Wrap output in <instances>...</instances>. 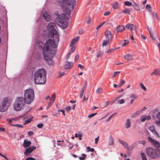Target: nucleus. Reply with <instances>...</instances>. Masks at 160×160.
<instances>
[{"label": "nucleus", "mask_w": 160, "mask_h": 160, "mask_svg": "<svg viewBox=\"0 0 160 160\" xmlns=\"http://www.w3.org/2000/svg\"><path fill=\"white\" fill-rule=\"evenodd\" d=\"M108 144L109 145H113L114 144V140L113 139L110 137L109 138Z\"/></svg>", "instance_id": "obj_25"}, {"label": "nucleus", "mask_w": 160, "mask_h": 160, "mask_svg": "<svg viewBox=\"0 0 160 160\" xmlns=\"http://www.w3.org/2000/svg\"><path fill=\"white\" fill-rule=\"evenodd\" d=\"M147 153L151 158H157L156 151L152 148H149L147 149Z\"/></svg>", "instance_id": "obj_8"}, {"label": "nucleus", "mask_w": 160, "mask_h": 160, "mask_svg": "<svg viewBox=\"0 0 160 160\" xmlns=\"http://www.w3.org/2000/svg\"><path fill=\"white\" fill-rule=\"evenodd\" d=\"M156 151V154L157 155V157H160V150L157 149Z\"/></svg>", "instance_id": "obj_42"}, {"label": "nucleus", "mask_w": 160, "mask_h": 160, "mask_svg": "<svg viewBox=\"0 0 160 160\" xmlns=\"http://www.w3.org/2000/svg\"><path fill=\"white\" fill-rule=\"evenodd\" d=\"M124 3L126 5L128 6H130L132 5L131 2L129 1H126L124 2Z\"/></svg>", "instance_id": "obj_40"}, {"label": "nucleus", "mask_w": 160, "mask_h": 160, "mask_svg": "<svg viewBox=\"0 0 160 160\" xmlns=\"http://www.w3.org/2000/svg\"><path fill=\"white\" fill-rule=\"evenodd\" d=\"M33 134V132L32 131H29L28 132V134L29 135L31 136Z\"/></svg>", "instance_id": "obj_62"}, {"label": "nucleus", "mask_w": 160, "mask_h": 160, "mask_svg": "<svg viewBox=\"0 0 160 160\" xmlns=\"http://www.w3.org/2000/svg\"><path fill=\"white\" fill-rule=\"evenodd\" d=\"M138 142L140 144H141L143 145H145L146 143V142L144 140H140L138 141Z\"/></svg>", "instance_id": "obj_46"}, {"label": "nucleus", "mask_w": 160, "mask_h": 160, "mask_svg": "<svg viewBox=\"0 0 160 160\" xmlns=\"http://www.w3.org/2000/svg\"><path fill=\"white\" fill-rule=\"evenodd\" d=\"M64 74V72H60L58 73V77H60Z\"/></svg>", "instance_id": "obj_47"}, {"label": "nucleus", "mask_w": 160, "mask_h": 160, "mask_svg": "<svg viewBox=\"0 0 160 160\" xmlns=\"http://www.w3.org/2000/svg\"><path fill=\"white\" fill-rule=\"evenodd\" d=\"M8 99L5 98L2 103L0 104V112L5 111L8 109Z\"/></svg>", "instance_id": "obj_7"}, {"label": "nucleus", "mask_w": 160, "mask_h": 160, "mask_svg": "<svg viewBox=\"0 0 160 160\" xmlns=\"http://www.w3.org/2000/svg\"><path fill=\"white\" fill-rule=\"evenodd\" d=\"M146 8L148 10H150L151 8V6L149 5H147L146 6Z\"/></svg>", "instance_id": "obj_60"}, {"label": "nucleus", "mask_w": 160, "mask_h": 160, "mask_svg": "<svg viewBox=\"0 0 160 160\" xmlns=\"http://www.w3.org/2000/svg\"><path fill=\"white\" fill-rule=\"evenodd\" d=\"M37 126L38 128H41L43 126V124L42 123L39 124L37 125Z\"/></svg>", "instance_id": "obj_56"}, {"label": "nucleus", "mask_w": 160, "mask_h": 160, "mask_svg": "<svg viewBox=\"0 0 160 160\" xmlns=\"http://www.w3.org/2000/svg\"><path fill=\"white\" fill-rule=\"evenodd\" d=\"M114 116V114H112L111 115L107 120L106 122H108L110 120H111L112 118Z\"/></svg>", "instance_id": "obj_53"}, {"label": "nucleus", "mask_w": 160, "mask_h": 160, "mask_svg": "<svg viewBox=\"0 0 160 160\" xmlns=\"http://www.w3.org/2000/svg\"><path fill=\"white\" fill-rule=\"evenodd\" d=\"M10 125L12 126H13L15 127H18L19 128H22L23 127V126L22 125L19 124H10Z\"/></svg>", "instance_id": "obj_34"}, {"label": "nucleus", "mask_w": 160, "mask_h": 160, "mask_svg": "<svg viewBox=\"0 0 160 160\" xmlns=\"http://www.w3.org/2000/svg\"><path fill=\"white\" fill-rule=\"evenodd\" d=\"M141 155L142 157V160H148L146 158L145 154L143 152H142Z\"/></svg>", "instance_id": "obj_33"}, {"label": "nucleus", "mask_w": 160, "mask_h": 160, "mask_svg": "<svg viewBox=\"0 0 160 160\" xmlns=\"http://www.w3.org/2000/svg\"><path fill=\"white\" fill-rule=\"evenodd\" d=\"M125 28L123 26H118L116 28H115L114 31V32L115 34H117L118 33L120 32H122Z\"/></svg>", "instance_id": "obj_13"}, {"label": "nucleus", "mask_w": 160, "mask_h": 160, "mask_svg": "<svg viewBox=\"0 0 160 160\" xmlns=\"http://www.w3.org/2000/svg\"><path fill=\"white\" fill-rule=\"evenodd\" d=\"M149 130L153 133H155L156 132V130L155 129V128L153 126H152L149 128Z\"/></svg>", "instance_id": "obj_27"}, {"label": "nucleus", "mask_w": 160, "mask_h": 160, "mask_svg": "<svg viewBox=\"0 0 160 160\" xmlns=\"http://www.w3.org/2000/svg\"><path fill=\"white\" fill-rule=\"evenodd\" d=\"M118 103L123 104L125 102V101L124 99H122L118 100Z\"/></svg>", "instance_id": "obj_45"}, {"label": "nucleus", "mask_w": 160, "mask_h": 160, "mask_svg": "<svg viewBox=\"0 0 160 160\" xmlns=\"http://www.w3.org/2000/svg\"><path fill=\"white\" fill-rule=\"evenodd\" d=\"M131 126V123L130 122V120L129 119L127 120L126 122L125 123V127L127 128H130Z\"/></svg>", "instance_id": "obj_19"}, {"label": "nucleus", "mask_w": 160, "mask_h": 160, "mask_svg": "<svg viewBox=\"0 0 160 160\" xmlns=\"http://www.w3.org/2000/svg\"><path fill=\"white\" fill-rule=\"evenodd\" d=\"M43 17L44 19L47 21H48L50 20V16L47 12L43 13Z\"/></svg>", "instance_id": "obj_20"}, {"label": "nucleus", "mask_w": 160, "mask_h": 160, "mask_svg": "<svg viewBox=\"0 0 160 160\" xmlns=\"http://www.w3.org/2000/svg\"><path fill=\"white\" fill-rule=\"evenodd\" d=\"M82 157H80L79 159L80 160H85L86 157V155L85 154H82Z\"/></svg>", "instance_id": "obj_32"}, {"label": "nucleus", "mask_w": 160, "mask_h": 160, "mask_svg": "<svg viewBox=\"0 0 160 160\" xmlns=\"http://www.w3.org/2000/svg\"><path fill=\"white\" fill-rule=\"evenodd\" d=\"M102 88H99L97 89L96 91V92L97 94H99L102 92Z\"/></svg>", "instance_id": "obj_36"}, {"label": "nucleus", "mask_w": 160, "mask_h": 160, "mask_svg": "<svg viewBox=\"0 0 160 160\" xmlns=\"http://www.w3.org/2000/svg\"><path fill=\"white\" fill-rule=\"evenodd\" d=\"M64 15H62L55 20V22L62 28H66L67 26V19L64 16Z\"/></svg>", "instance_id": "obj_6"}, {"label": "nucleus", "mask_w": 160, "mask_h": 160, "mask_svg": "<svg viewBox=\"0 0 160 160\" xmlns=\"http://www.w3.org/2000/svg\"><path fill=\"white\" fill-rule=\"evenodd\" d=\"M128 43V41L127 40H125L122 41V45L123 47H124L126 45H127Z\"/></svg>", "instance_id": "obj_29"}, {"label": "nucleus", "mask_w": 160, "mask_h": 160, "mask_svg": "<svg viewBox=\"0 0 160 160\" xmlns=\"http://www.w3.org/2000/svg\"><path fill=\"white\" fill-rule=\"evenodd\" d=\"M125 28L130 31L132 34H133L134 31L136 33V27L133 24L131 23L127 24Z\"/></svg>", "instance_id": "obj_9"}, {"label": "nucleus", "mask_w": 160, "mask_h": 160, "mask_svg": "<svg viewBox=\"0 0 160 160\" xmlns=\"http://www.w3.org/2000/svg\"><path fill=\"white\" fill-rule=\"evenodd\" d=\"M78 67L80 68L81 69H83L84 68V67L80 64H78Z\"/></svg>", "instance_id": "obj_58"}, {"label": "nucleus", "mask_w": 160, "mask_h": 160, "mask_svg": "<svg viewBox=\"0 0 160 160\" xmlns=\"http://www.w3.org/2000/svg\"><path fill=\"white\" fill-rule=\"evenodd\" d=\"M47 28L50 33L53 36V40L51 39H48L42 48V54L44 59L48 64L53 65L54 62L52 58L55 54L56 49L59 42V35L55 30L56 26L53 22L49 23Z\"/></svg>", "instance_id": "obj_1"}, {"label": "nucleus", "mask_w": 160, "mask_h": 160, "mask_svg": "<svg viewBox=\"0 0 160 160\" xmlns=\"http://www.w3.org/2000/svg\"><path fill=\"white\" fill-rule=\"evenodd\" d=\"M73 64L71 62H69L67 61L65 65V68L66 69H70L73 66Z\"/></svg>", "instance_id": "obj_18"}, {"label": "nucleus", "mask_w": 160, "mask_h": 160, "mask_svg": "<svg viewBox=\"0 0 160 160\" xmlns=\"http://www.w3.org/2000/svg\"><path fill=\"white\" fill-rule=\"evenodd\" d=\"M130 97L136 99L138 97V96L136 94L132 93L130 94Z\"/></svg>", "instance_id": "obj_31"}, {"label": "nucleus", "mask_w": 160, "mask_h": 160, "mask_svg": "<svg viewBox=\"0 0 160 160\" xmlns=\"http://www.w3.org/2000/svg\"><path fill=\"white\" fill-rule=\"evenodd\" d=\"M87 148L88 149V151H91V152H93L94 151V149L93 148H91L90 147H87Z\"/></svg>", "instance_id": "obj_43"}, {"label": "nucleus", "mask_w": 160, "mask_h": 160, "mask_svg": "<svg viewBox=\"0 0 160 160\" xmlns=\"http://www.w3.org/2000/svg\"><path fill=\"white\" fill-rule=\"evenodd\" d=\"M25 101L22 97H19L16 98L13 104L14 109L17 111L22 109L25 105Z\"/></svg>", "instance_id": "obj_5"}, {"label": "nucleus", "mask_w": 160, "mask_h": 160, "mask_svg": "<svg viewBox=\"0 0 160 160\" xmlns=\"http://www.w3.org/2000/svg\"><path fill=\"white\" fill-rule=\"evenodd\" d=\"M102 54H103L102 52H99V54L97 56V58H99V57H100L101 56H102Z\"/></svg>", "instance_id": "obj_59"}, {"label": "nucleus", "mask_w": 160, "mask_h": 160, "mask_svg": "<svg viewBox=\"0 0 160 160\" xmlns=\"http://www.w3.org/2000/svg\"><path fill=\"white\" fill-rule=\"evenodd\" d=\"M38 45L39 47H42V44L43 43L40 41H38Z\"/></svg>", "instance_id": "obj_52"}, {"label": "nucleus", "mask_w": 160, "mask_h": 160, "mask_svg": "<svg viewBox=\"0 0 160 160\" xmlns=\"http://www.w3.org/2000/svg\"><path fill=\"white\" fill-rule=\"evenodd\" d=\"M133 7L134 8L137 10H140V8L139 7V6L136 4L135 3H134L133 5Z\"/></svg>", "instance_id": "obj_28"}, {"label": "nucleus", "mask_w": 160, "mask_h": 160, "mask_svg": "<svg viewBox=\"0 0 160 160\" xmlns=\"http://www.w3.org/2000/svg\"><path fill=\"white\" fill-rule=\"evenodd\" d=\"M120 71L115 72L112 74V78L115 77L118 73H120Z\"/></svg>", "instance_id": "obj_44"}, {"label": "nucleus", "mask_w": 160, "mask_h": 160, "mask_svg": "<svg viewBox=\"0 0 160 160\" xmlns=\"http://www.w3.org/2000/svg\"><path fill=\"white\" fill-rule=\"evenodd\" d=\"M131 10L130 9H125L121 12V13H124L130 14Z\"/></svg>", "instance_id": "obj_23"}, {"label": "nucleus", "mask_w": 160, "mask_h": 160, "mask_svg": "<svg viewBox=\"0 0 160 160\" xmlns=\"http://www.w3.org/2000/svg\"><path fill=\"white\" fill-rule=\"evenodd\" d=\"M112 8L114 9H116L118 7V2H115L112 4Z\"/></svg>", "instance_id": "obj_30"}, {"label": "nucleus", "mask_w": 160, "mask_h": 160, "mask_svg": "<svg viewBox=\"0 0 160 160\" xmlns=\"http://www.w3.org/2000/svg\"><path fill=\"white\" fill-rule=\"evenodd\" d=\"M97 114L96 113H92L88 116V117L89 118H91Z\"/></svg>", "instance_id": "obj_51"}, {"label": "nucleus", "mask_w": 160, "mask_h": 160, "mask_svg": "<svg viewBox=\"0 0 160 160\" xmlns=\"http://www.w3.org/2000/svg\"><path fill=\"white\" fill-rule=\"evenodd\" d=\"M140 112V111H137L135 112L131 115V117L132 118H134L136 117L139 115Z\"/></svg>", "instance_id": "obj_26"}, {"label": "nucleus", "mask_w": 160, "mask_h": 160, "mask_svg": "<svg viewBox=\"0 0 160 160\" xmlns=\"http://www.w3.org/2000/svg\"><path fill=\"white\" fill-rule=\"evenodd\" d=\"M31 144V142L30 141L24 140L23 143V146L24 148H27L30 146Z\"/></svg>", "instance_id": "obj_17"}, {"label": "nucleus", "mask_w": 160, "mask_h": 160, "mask_svg": "<svg viewBox=\"0 0 160 160\" xmlns=\"http://www.w3.org/2000/svg\"><path fill=\"white\" fill-rule=\"evenodd\" d=\"M151 119V117L150 115L142 116L140 118V121L142 122H144L146 120H149Z\"/></svg>", "instance_id": "obj_15"}, {"label": "nucleus", "mask_w": 160, "mask_h": 160, "mask_svg": "<svg viewBox=\"0 0 160 160\" xmlns=\"http://www.w3.org/2000/svg\"><path fill=\"white\" fill-rule=\"evenodd\" d=\"M125 82L124 79L122 80L121 81V82L119 84V85H118V87H121L123 85V84H124L125 83Z\"/></svg>", "instance_id": "obj_35"}, {"label": "nucleus", "mask_w": 160, "mask_h": 160, "mask_svg": "<svg viewBox=\"0 0 160 160\" xmlns=\"http://www.w3.org/2000/svg\"><path fill=\"white\" fill-rule=\"evenodd\" d=\"M32 121V119H29L28 120H27L25 121V122L24 124L26 125L28 123Z\"/></svg>", "instance_id": "obj_48"}, {"label": "nucleus", "mask_w": 160, "mask_h": 160, "mask_svg": "<svg viewBox=\"0 0 160 160\" xmlns=\"http://www.w3.org/2000/svg\"><path fill=\"white\" fill-rule=\"evenodd\" d=\"M26 160H36L35 158L32 157H28L26 159Z\"/></svg>", "instance_id": "obj_55"}, {"label": "nucleus", "mask_w": 160, "mask_h": 160, "mask_svg": "<svg viewBox=\"0 0 160 160\" xmlns=\"http://www.w3.org/2000/svg\"><path fill=\"white\" fill-rule=\"evenodd\" d=\"M79 37H76L75 38H74L72 40V41L70 44V47H72L73 46L74 44H75L78 41L79 39Z\"/></svg>", "instance_id": "obj_16"}, {"label": "nucleus", "mask_w": 160, "mask_h": 160, "mask_svg": "<svg viewBox=\"0 0 160 160\" xmlns=\"http://www.w3.org/2000/svg\"><path fill=\"white\" fill-rule=\"evenodd\" d=\"M138 143L137 142H134L129 147L130 148V149L129 150H133L134 148L138 145Z\"/></svg>", "instance_id": "obj_24"}, {"label": "nucleus", "mask_w": 160, "mask_h": 160, "mask_svg": "<svg viewBox=\"0 0 160 160\" xmlns=\"http://www.w3.org/2000/svg\"><path fill=\"white\" fill-rule=\"evenodd\" d=\"M54 101H53V100H51V101L49 102L48 103V108L50 107L52 104L53 103Z\"/></svg>", "instance_id": "obj_49"}, {"label": "nucleus", "mask_w": 160, "mask_h": 160, "mask_svg": "<svg viewBox=\"0 0 160 160\" xmlns=\"http://www.w3.org/2000/svg\"><path fill=\"white\" fill-rule=\"evenodd\" d=\"M140 85L141 88L143 89L144 90L146 91L147 90L146 88L144 86V85L142 83H140Z\"/></svg>", "instance_id": "obj_41"}, {"label": "nucleus", "mask_w": 160, "mask_h": 160, "mask_svg": "<svg viewBox=\"0 0 160 160\" xmlns=\"http://www.w3.org/2000/svg\"><path fill=\"white\" fill-rule=\"evenodd\" d=\"M105 23V22H104L102 23L100 25L98 26L96 28V29L98 30L100 27H101V26H102L103 24Z\"/></svg>", "instance_id": "obj_54"}, {"label": "nucleus", "mask_w": 160, "mask_h": 160, "mask_svg": "<svg viewBox=\"0 0 160 160\" xmlns=\"http://www.w3.org/2000/svg\"><path fill=\"white\" fill-rule=\"evenodd\" d=\"M84 92L83 91H81V92L79 95V97L80 98H82V97Z\"/></svg>", "instance_id": "obj_61"}, {"label": "nucleus", "mask_w": 160, "mask_h": 160, "mask_svg": "<svg viewBox=\"0 0 160 160\" xmlns=\"http://www.w3.org/2000/svg\"><path fill=\"white\" fill-rule=\"evenodd\" d=\"M109 40H106L105 41H104L103 43H102V46H107L109 43Z\"/></svg>", "instance_id": "obj_38"}, {"label": "nucleus", "mask_w": 160, "mask_h": 160, "mask_svg": "<svg viewBox=\"0 0 160 160\" xmlns=\"http://www.w3.org/2000/svg\"><path fill=\"white\" fill-rule=\"evenodd\" d=\"M34 92L32 89L26 90L24 94V99L26 103L29 104L34 100Z\"/></svg>", "instance_id": "obj_4"}, {"label": "nucleus", "mask_w": 160, "mask_h": 160, "mask_svg": "<svg viewBox=\"0 0 160 160\" xmlns=\"http://www.w3.org/2000/svg\"><path fill=\"white\" fill-rule=\"evenodd\" d=\"M148 140L151 143L156 147L158 148H160V143L159 142L149 137H148Z\"/></svg>", "instance_id": "obj_10"}, {"label": "nucleus", "mask_w": 160, "mask_h": 160, "mask_svg": "<svg viewBox=\"0 0 160 160\" xmlns=\"http://www.w3.org/2000/svg\"><path fill=\"white\" fill-rule=\"evenodd\" d=\"M105 35L106 37V39L108 40H111L113 38L111 32L109 30H107L105 32Z\"/></svg>", "instance_id": "obj_12"}, {"label": "nucleus", "mask_w": 160, "mask_h": 160, "mask_svg": "<svg viewBox=\"0 0 160 160\" xmlns=\"http://www.w3.org/2000/svg\"><path fill=\"white\" fill-rule=\"evenodd\" d=\"M110 13V12L107 11L104 13V16H107Z\"/></svg>", "instance_id": "obj_63"}, {"label": "nucleus", "mask_w": 160, "mask_h": 160, "mask_svg": "<svg viewBox=\"0 0 160 160\" xmlns=\"http://www.w3.org/2000/svg\"><path fill=\"white\" fill-rule=\"evenodd\" d=\"M36 148L35 146H32L26 149L25 152H24V154L25 155H28L32 151Z\"/></svg>", "instance_id": "obj_11"}, {"label": "nucleus", "mask_w": 160, "mask_h": 160, "mask_svg": "<svg viewBox=\"0 0 160 160\" xmlns=\"http://www.w3.org/2000/svg\"><path fill=\"white\" fill-rule=\"evenodd\" d=\"M157 117L158 119H160V112L157 114Z\"/></svg>", "instance_id": "obj_64"}, {"label": "nucleus", "mask_w": 160, "mask_h": 160, "mask_svg": "<svg viewBox=\"0 0 160 160\" xmlns=\"http://www.w3.org/2000/svg\"><path fill=\"white\" fill-rule=\"evenodd\" d=\"M47 72L44 68L38 69L34 74V82L37 84H44L46 80Z\"/></svg>", "instance_id": "obj_2"}, {"label": "nucleus", "mask_w": 160, "mask_h": 160, "mask_svg": "<svg viewBox=\"0 0 160 160\" xmlns=\"http://www.w3.org/2000/svg\"><path fill=\"white\" fill-rule=\"evenodd\" d=\"M75 0H63L62 1V6L63 11L68 15L70 14V9L75 4Z\"/></svg>", "instance_id": "obj_3"}, {"label": "nucleus", "mask_w": 160, "mask_h": 160, "mask_svg": "<svg viewBox=\"0 0 160 160\" xmlns=\"http://www.w3.org/2000/svg\"><path fill=\"white\" fill-rule=\"evenodd\" d=\"M71 107L70 106H68L65 108V110L66 112H68L71 110Z\"/></svg>", "instance_id": "obj_50"}, {"label": "nucleus", "mask_w": 160, "mask_h": 160, "mask_svg": "<svg viewBox=\"0 0 160 160\" xmlns=\"http://www.w3.org/2000/svg\"><path fill=\"white\" fill-rule=\"evenodd\" d=\"M72 48L71 49V52H73L75 50V47L73 46L72 47H71Z\"/></svg>", "instance_id": "obj_57"}, {"label": "nucleus", "mask_w": 160, "mask_h": 160, "mask_svg": "<svg viewBox=\"0 0 160 160\" xmlns=\"http://www.w3.org/2000/svg\"><path fill=\"white\" fill-rule=\"evenodd\" d=\"M154 74L156 75H160V71L159 69H155L152 73L151 74V75H152Z\"/></svg>", "instance_id": "obj_22"}, {"label": "nucleus", "mask_w": 160, "mask_h": 160, "mask_svg": "<svg viewBox=\"0 0 160 160\" xmlns=\"http://www.w3.org/2000/svg\"><path fill=\"white\" fill-rule=\"evenodd\" d=\"M118 142L122 144L127 150H129L130 148L129 147V145L127 142L120 139H118Z\"/></svg>", "instance_id": "obj_14"}, {"label": "nucleus", "mask_w": 160, "mask_h": 160, "mask_svg": "<svg viewBox=\"0 0 160 160\" xmlns=\"http://www.w3.org/2000/svg\"><path fill=\"white\" fill-rule=\"evenodd\" d=\"M87 82L85 81V83L84 84L83 86L82 89L81 91H83V92L86 89V87H87Z\"/></svg>", "instance_id": "obj_37"}, {"label": "nucleus", "mask_w": 160, "mask_h": 160, "mask_svg": "<svg viewBox=\"0 0 160 160\" xmlns=\"http://www.w3.org/2000/svg\"><path fill=\"white\" fill-rule=\"evenodd\" d=\"M132 56L130 54H127L125 55L124 56V58L127 60H132Z\"/></svg>", "instance_id": "obj_21"}, {"label": "nucleus", "mask_w": 160, "mask_h": 160, "mask_svg": "<svg viewBox=\"0 0 160 160\" xmlns=\"http://www.w3.org/2000/svg\"><path fill=\"white\" fill-rule=\"evenodd\" d=\"M75 137L76 138H78L80 140H82V135L77 133L75 134Z\"/></svg>", "instance_id": "obj_39"}]
</instances>
